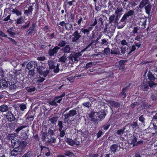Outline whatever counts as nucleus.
<instances>
[{"mask_svg":"<svg viewBox=\"0 0 157 157\" xmlns=\"http://www.w3.org/2000/svg\"><path fill=\"white\" fill-rule=\"evenodd\" d=\"M147 76L149 79L150 80L148 82H147V79H144L143 81V83L142 87L144 91H146L148 88V85L150 87H152L155 85V84L154 82V81L155 79V78L152 73L149 72L147 74Z\"/></svg>","mask_w":157,"mask_h":157,"instance_id":"f257e3e1","label":"nucleus"},{"mask_svg":"<svg viewBox=\"0 0 157 157\" xmlns=\"http://www.w3.org/2000/svg\"><path fill=\"white\" fill-rule=\"evenodd\" d=\"M81 52L79 53H76L75 54H71L69 57L68 60L71 61V63H76L78 61V57L82 55Z\"/></svg>","mask_w":157,"mask_h":157,"instance_id":"f03ea898","label":"nucleus"},{"mask_svg":"<svg viewBox=\"0 0 157 157\" xmlns=\"http://www.w3.org/2000/svg\"><path fill=\"white\" fill-rule=\"evenodd\" d=\"M48 63L50 68L54 69V71L55 73L58 72L59 65L56 62L50 60L48 61Z\"/></svg>","mask_w":157,"mask_h":157,"instance_id":"7ed1b4c3","label":"nucleus"},{"mask_svg":"<svg viewBox=\"0 0 157 157\" xmlns=\"http://www.w3.org/2000/svg\"><path fill=\"white\" fill-rule=\"evenodd\" d=\"M37 71L39 74L46 77L48 73V71L46 70L45 68L42 66H39L37 68Z\"/></svg>","mask_w":157,"mask_h":157,"instance_id":"20e7f679","label":"nucleus"},{"mask_svg":"<svg viewBox=\"0 0 157 157\" xmlns=\"http://www.w3.org/2000/svg\"><path fill=\"white\" fill-rule=\"evenodd\" d=\"M64 94H63L61 96L55 98L54 100L52 101L49 102V104L53 106L57 105V103H60L62 100V98L64 96Z\"/></svg>","mask_w":157,"mask_h":157,"instance_id":"39448f33","label":"nucleus"},{"mask_svg":"<svg viewBox=\"0 0 157 157\" xmlns=\"http://www.w3.org/2000/svg\"><path fill=\"white\" fill-rule=\"evenodd\" d=\"M12 144L14 148H19L22 147V142L17 139H14L11 141Z\"/></svg>","mask_w":157,"mask_h":157,"instance_id":"423d86ee","label":"nucleus"},{"mask_svg":"<svg viewBox=\"0 0 157 157\" xmlns=\"http://www.w3.org/2000/svg\"><path fill=\"white\" fill-rule=\"evenodd\" d=\"M22 153V148L19 147V148H14V149L11 151V155L13 156H16L18 155H20Z\"/></svg>","mask_w":157,"mask_h":157,"instance_id":"0eeeda50","label":"nucleus"},{"mask_svg":"<svg viewBox=\"0 0 157 157\" xmlns=\"http://www.w3.org/2000/svg\"><path fill=\"white\" fill-rule=\"evenodd\" d=\"M77 114V112L75 109L70 110L68 113L64 114L65 119H69L71 117H72Z\"/></svg>","mask_w":157,"mask_h":157,"instance_id":"6e6552de","label":"nucleus"},{"mask_svg":"<svg viewBox=\"0 0 157 157\" xmlns=\"http://www.w3.org/2000/svg\"><path fill=\"white\" fill-rule=\"evenodd\" d=\"M60 49V48L58 46L54 47L53 49H50L48 51V54L50 56H54L58 52V51Z\"/></svg>","mask_w":157,"mask_h":157,"instance_id":"1a4fd4ad","label":"nucleus"},{"mask_svg":"<svg viewBox=\"0 0 157 157\" xmlns=\"http://www.w3.org/2000/svg\"><path fill=\"white\" fill-rule=\"evenodd\" d=\"M134 13V11L132 10H130L129 11H128L126 14H125L122 18L121 19V22L124 21L129 16H132L133 14Z\"/></svg>","mask_w":157,"mask_h":157,"instance_id":"9d476101","label":"nucleus"},{"mask_svg":"<svg viewBox=\"0 0 157 157\" xmlns=\"http://www.w3.org/2000/svg\"><path fill=\"white\" fill-rule=\"evenodd\" d=\"M137 141V138L134 136H131L129 137L128 140V144H130L133 145V146H135V144Z\"/></svg>","mask_w":157,"mask_h":157,"instance_id":"9b49d317","label":"nucleus"},{"mask_svg":"<svg viewBox=\"0 0 157 157\" xmlns=\"http://www.w3.org/2000/svg\"><path fill=\"white\" fill-rule=\"evenodd\" d=\"M37 64L36 62L31 61L27 64L26 67L28 70H30L35 68Z\"/></svg>","mask_w":157,"mask_h":157,"instance_id":"f8f14e48","label":"nucleus"},{"mask_svg":"<svg viewBox=\"0 0 157 157\" xmlns=\"http://www.w3.org/2000/svg\"><path fill=\"white\" fill-rule=\"evenodd\" d=\"M73 37L72 38V41L76 42L81 37V36L78 33V31H76L72 34Z\"/></svg>","mask_w":157,"mask_h":157,"instance_id":"ddd939ff","label":"nucleus"},{"mask_svg":"<svg viewBox=\"0 0 157 157\" xmlns=\"http://www.w3.org/2000/svg\"><path fill=\"white\" fill-rule=\"evenodd\" d=\"M69 57H67L65 54H64L62 57H61L59 59L60 61L63 63H71V61L68 60Z\"/></svg>","mask_w":157,"mask_h":157,"instance_id":"4468645a","label":"nucleus"},{"mask_svg":"<svg viewBox=\"0 0 157 157\" xmlns=\"http://www.w3.org/2000/svg\"><path fill=\"white\" fill-rule=\"evenodd\" d=\"M6 117L10 121H13L14 120L15 117L11 112H8L6 115Z\"/></svg>","mask_w":157,"mask_h":157,"instance_id":"2eb2a0df","label":"nucleus"},{"mask_svg":"<svg viewBox=\"0 0 157 157\" xmlns=\"http://www.w3.org/2000/svg\"><path fill=\"white\" fill-rule=\"evenodd\" d=\"M67 143L69 145L73 146L74 144L78 145L79 144V142H76L75 141H74L71 139L67 138L66 140Z\"/></svg>","mask_w":157,"mask_h":157,"instance_id":"dca6fc26","label":"nucleus"},{"mask_svg":"<svg viewBox=\"0 0 157 157\" xmlns=\"http://www.w3.org/2000/svg\"><path fill=\"white\" fill-rule=\"evenodd\" d=\"M97 115L98 117L100 119H102L104 118L105 115L104 110H100L98 113Z\"/></svg>","mask_w":157,"mask_h":157,"instance_id":"f3484780","label":"nucleus"},{"mask_svg":"<svg viewBox=\"0 0 157 157\" xmlns=\"http://www.w3.org/2000/svg\"><path fill=\"white\" fill-rule=\"evenodd\" d=\"M148 0H142L139 4V7L142 9L147 4Z\"/></svg>","mask_w":157,"mask_h":157,"instance_id":"a211bd4d","label":"nucleus"},{"mask_svg":"<svg viewBox=\"0 0 157 157\" xmlns=\"http://www.w3.org/2000/svg\"><path fill=\"white\" fill-rule=\"evenodd\" d=\"M128 144V143H126V142L123 141L120 143L119 146L120 148L126 149L127 146Z\"/></svg>","mask_w":157,"mask_h":157,"instance_id":"6ab92c4d","label":"nucleus"},{"mask_svg":"<svg viewBox=\"0 0 157 157\" xmlns=\"http://www.w3.org/2000/svg\"><path fill=\"white\" fill-rule=\"evenodd\" d=\"M8 110V107L6 105H4L0 106V110L2 112L7 111Z\"/></svg>","mask_w":157,"mask_h":157,"instance_id":"aec40b11","label":"nucleus"},{"mask_svg":"<svg viewBox=\"0 0 157 157\" xmlns=\"http://www.w3.org/2000/svg\"><path fill=\"white\" fill-rule=\"evenodd\" d=\"M109 104L111 106L118 107L120 106V104L117 102H116L114 101H111L109 103Z\"/></svg>","mask_w":157,"mask_h":157,"instance_id":"412c9836","label":"nucleus"},{"mask_svg":"<svg viewBox=\"0 0 157 157\" xmlns=\"http://www.w3.org/2000/svg\"><path fill=\"white\" fill-rule=\"evenodd\" d=\"M40 148H41V149L43 151H44V150H46L47 151H48V152H46L45 154V155L46 156H50V153L49 148L42 146H40Z\"/></svg>","mask_w":157,"mask_h":157,"instance_id":"4be33fe9","label":"nucleus"},{"mask_svg":"<svg viewBox=\"0 0 157 157\" xmlns=\"http://www.w3.org/2000/svg\"><path fill=\"white\" fill-rule=\"evenodd\" d=\"M118 147V145L116 144H113L112 145L110 148L111 151L113 153H115L116 152Z\"/></svg>","mask_w":157,"mask_h":157,"instance_id":"5701e85b","label":"nucleus"},{"mask_svg":"<svg viewBox=\"0 0 157 157\" xmlns=\"http://www.w3.org/2000/svg\"><path fill=\"white\" fill-rule=\"evenodd\" d=\"M1 88H6L8 86V83L6 80H3L0 82Z\"/></svg>","mask_w":157,"mask_h":157,"instance_id":"b1692460","label":"nucleus"},{"mask_svg":"<svg viewBox=\"0 0 157 157\" xmlns=\"http://www.w3.org/2000/svg\"><path fill=\"white\" fill-rule=\"evenodd\" d=\"M123 9L121 7L117 8L115 11V13L117 15V16L121 15V13L123 11Z\"/></svg>","mask_w":157,"mask_h":157,"instance_id":"393cba45","label":"nucleus"},{"mask_svg":"<svg viewBox=\"0 0 157 157\" xmlns=\"http://www.w3.org/2000/svg\"><path fill=\"white\" fill-rule=\"evenodd\" d=\"M35 27V24L34 23L33 24L32 26L29 28V29L28 31L29 32V34H32L33 32Z\"/></svg>","mask_w":157,"mask_h":157,"instance_id":"a878e982","label":"nucleus"},{"mask_svg":"<svg viewBox=\"0 0 157 157\" xmlns=\"http://www.w3.org/2000/svg\"><path fill=\"white\" fill-rule=\"evenodd\" d=\"M58 120V117H54L50 118L49 119V121L52 124H55Z\"/></svg>","mask_w":157,"mask_h":157,"instance_id":"bb28decb","label":"nucleus"},{"mask_svg":"<svg viewBox=\"0 0 157 157\" xmlns=\"http://www.w3.org/2000/svg\"><path fill=\"white\" fill-rule=\"evenodd\" d=\"M47 138L48 139L47 142L48 143L50 142L52 143H56V137L51 136L50 139H49L48 138Z\"/></svg>","mask_w":157,"mask_h":157,"instance_id":"cd10ccee","label":"nucleus"},{"mask_svg":"<svg viewBox=\"0 0 157 157\" xmlns=\"http://www.w3.org/2000/svg\"><path fill=\"white\" fill-rule=\"evenodd\" d=\"M36 81V82L38 83H40L43 82L44 80L45 79L43 77H41L40 76H38L35 78Z\"/></svg>","mask_w":157,"mask_h":157,"instance_id":"c85d7f7f","label":"nucleus"},{"mask_svg":"<svg viewBox=\"0 0 157 157\" xmlns=\"http://www.w3.org/2000/svg\"><path fill=\"white\" fill-rule=\"evenodd\" d=\"M12 12L13 13L16 14L17 16L21 15V12L16 8L13 9Z\"/></svg>","mask_w":157,"mask_h":157,"instance_id":"c756f323","label":"nucleus"},{"mask_svg":"<svg viewBox=\"0 0 157 157\" xmlns=\"http://www.w3.org/2000/svg\"><path fill=\"white\" fill-rule=\"evenodd\" d=\"M91 44L92 43H90L86 48H84V49L82 50L81 52V53L82 52L85 51H87L91 50V49H92V48L91 47Z\"/></svg>","mask_w":157,"mask_h":157,"instance_id":"7c9ffc66","label":"nucleus"},{"mask_svg":"<svg viewBox=\"0 0 157 157\" xmlns=\"http://www.w3.org/2000/svg\"><path fill=\"white\" fill-rule=\"evenodd\" d=\"M17 136V134L16 133H12L9 134L8 136V138L10 140H14V138Z\"/></svg>","mask_w":157,"mask_h":157,"instance_id":"2f4dec72","label":"nucleus"},{"mask_svg":"<svg viewBox=\"0 0 157 157\" xmlns=\"http://www.w3.org/2000/svg\"><path fill=\"white\" fill-rule=\"evenodd\" d=\"M33 8L31 6H30L28 9V10H25V13L26 14H29L30 13H32V12L33 11Z\"/></svg>","mask_w":157,"mask_h":157,"instance_id":"473e14b6","label":"nucleus"},{"mask_svg":"<svg viewBox=\"0 0 157 157\" xmlns=\"http://www.w3.org/2000/svg\"><path fill=\"white\" fill-rule=\"evenodd\" d=\"M103 52L104 56L107 55L110 53V49L109 48H105Z\"/></svg>","mask_w":157,"mask_h":157,"instance_id":"72a5a7b5","label":"nucleus"},{"mask_svg":"<svg viewBox=\"0 0 157 157\" xmlns=\"http://www.w3.org/2000/svg\"><path fill=\"white\" fill-rule=\"evenodd\" d=\"M65 29L66 30H70L72 28V25L71 24L66 23L65 25Z\"/></svg>","mask_w":157,"mask_h":157,"instance_id":"f704fd0d","label":"nucleus"},{"mask_svg":"<svg viewBox=\"0 0 157 157\" xmlns=\"http://www.w3.org/2000/svg\"><path fill=\"white\" fill-rule=\"evenodd\" d=\"M64 154L67 156H72L74 154L72 152L68 151L65 150V151Z\"/></svg>","mask_w":157,"mask_h":157,"instance_id":"c9c22d12","label":"nucleus"},{"mask_svg":"<svg viewBox=\"0 0 157 157\" xmlns=\"http://www.w3.org/2000/svg\"><path fill=\"white\" fill-rule=\"evenodd\" d=\"M70 50V48L69 45L66 46L63 49V51L64 52H69Z\"/></svg>","mask_w":157,"mask_h":157,"instance_id":"e433bc0d","label":"nucleus"},{"mask_svg":"<svg viewBox=\"0 0 157 157\" xmlns=\"http://www.w3.org/2000/svg\"><path fill=\"white\" fill-rule=\"evenodd\" d=\"M82 105L84 107L87 108H89L91 105L89 102H85L82 103Z\"/></svg>","mask_w":157,"mask_h":157,"instance_id":"4c0bfd02","label":"nucleus"},{"mask_svg":"<svg viewBox=\"0 0 157 157\" xmlns=\"http://www.w3.org/2000/svg\"><path fill=\"white\" fill-rule=\"evenodd\" d=\"M26 127V126L25 125H22L20 127H18L15 130V132L18 133V132L20 131L21 130H22V129L25 128Z\"/></svg>","mask_w":157,"mask_h":157,"instance_id":"58836bf2","label":"nucleus"},{"mask_svg":"<svg viewBox=\"0 0 157 157\" xmlns=\"http://www.w3.org/2000/svg\"><path fill=\"white\" fill-rule=\"evenodd\" d=\"M58 125L59 127V131H61L62 130L63 127L62 122L61 121H59Z\"/></svg>","mask_w":157,"mask_h":157,"instance_id":"ea45409f","label":"nucleus"},{"mask_svg":"<svg viewBox=\"0 0 157 157\" xmlns=\"http://www.w3.org/2000/svg\"><path fill=\"white\" fill-rule=\"evenodd\" d=\"M66 44L65 42L63 40H60L59 44H58V45L61 47H63Z\"/></svg>","mask_w":157,"mask_h":157,"instance_id":"a19ab883","label":"nucleus"},{"mask_svg":"<svg viewBox=\"0 0 157 157\" xmlns=\"http://www.w3.org/2000/svg\"><path fill=\"white\" fill-rule=\"evenodd\" d=\"M126 62L125 61L121 60L119 63V68H123V64Z\"/></svg>","mask_w":157,"mask_h":157,"instance_id":"79ce46f5","label":"nucleus"},{"mask_svg":"<svg viewBox=\"0 0 157 157\" xmlns=\"http://www.w3.org/2000/svg\"><path fill=\"white\" fill-rule=\"evenodd\" d=\"M12 64L14 67H15L17 66L18 64V59H16L15 60V61H12L11 62Z\"/></svg>","mask_w":157,"mask_h":157,"instance_id":"37998d69","label":"nucleus"},{"mask_svg":"<svg viewBox=\"0 0 157 157\" xmlns=\"http://www.w3.org/2000/svg\"><path fill=\"white\" fill-rule=\"evenodd\" d=\"M19 107L20 109L22 111H24L26 108V106L25 104H21L20 105Z\"/></svg>","mask_w":157,"mask_h":157,"instance_id":"c03bdc74","label":"nucleus"},{"mask_svg":"<svg viewBox=\"0 0 157 157\" xmlns=\"http://www.w3.org/2000/svg\"><path fill=\"white\" fill-rule=\"evenodd\" d=\"M145 9L146 10V12L147 13H148L150 10L151 7L150 5H148L145 7Z\"/></svg>","mask_w":157,"mask_h":157,"instance_id":"a18cd8bd","label":"nucleus"},{"mask_svg":"<svg viewBox=\"0 0 157 157\" xmlns=\"http://www.w3.org/2000/svg\"><path fill=\"white\" fill-rule=\"evenodd\" d=\"M81 32L84 34H88L89 33V30L86 29H81Z\"/></svg>","mask_w":157,"mask_h":157,"instance_id":"49530a36","label":"nucleus"},{"mask_svg":"<svg viewBox=\"0 0 157 157\" xmlns=\"http://www.w3.org/2000/svg\"><path fill=\"white\" fill-rule=\"evenodd\" d=\"M93 63L92 62H89L86 64L85 67L87 69L89 67H90L93 66Z\"/></svg>","mask_w":157,"mask_h":157,"instance_id":"de8ad7c7","label":"nucleus"},{"mask_svg":"<svg viewBox=\"0 0 157 157\" xmlns=\"http://www.w3.org/2000/svg\"><path fill=\"white\" fill-rule=\"evenodd\" d=\"M60 132L59 136L61 137H63L65 135V130H62L59 131Z\"/></svg>","mask_w":157,"mask_h":157,"instance_id":"09e8293b","label":"nucleus"},{"mask_svg":"<svg viewBox=\"0 0 157 157\" xmlns=\"http://www.w3.org/2000/svg\"><path fill=\"white\" fill-rule=\"evenodd\" d=\"M47 136V134L46 133L44 132L42 133L41 139L43 141H44L46 139Z\"/></svg>","mask_w":157,"mask_h":157,"instance_id":"8fccbe9b","label":"nucleus"},{"mask_svg":"<svg viewBox=\"0 0 157 157\" xmlns=\"http://www.w3.org/2000/svg\"><path fill=\"white\" fill-rule=\"evenodd\" d=\"M126 89V88H124L123 89V90H122V92L121 93V96H122L123 97V98H125L126 96V95L124 92V90H125Z\"/></svg>","mask_w":157,"mask_h":157,"instance_id":"3c124183","label":"nucleus"},{"mask_svg":"<svg viewBox=\"0 0 157 157\" xmlns=\"http://www.w3.org/2000/svg\"><path fill=\"white\" fill-rule=\"evenodd\" d=\"M115 18V16L114 15H112L109 18V22L110 23L113 22L114 20V19Z\"/></svg>","mask_w":157,"mask_h":157,"instance_id":"603ef678","label":"nucleus"},{"mask_svg":"<svg viewBox=\"0 0 157 157\" xmlns=\"http://www.w3.org/2000/svg\"><path fill=\"white\" fill-rule=\"evenodd\" d=\"M111 53L114 54H117L118 53L117 50L115 49H112L111 50Z\"/></svg>","mask_w":157,"mask_h":157,"instance_id":"864d4df0","label":"nucleus"},{"mask_svg":"<svg viewBox=\"0 0 157 157\" xmlns=\"http://www.w3.org/2000/svg\"><path fill=\"white\" fill-rule=\"evenodd\" d=\"M139 29V28H138V27H135L133 28V33L134 34L135 33H137Z\"/></svg>","mask_w":157,"mask_h":157,"instance_id":"5fc2aeb1","label":"nucleus"},{"mask_svg":"<svg viewBox=\"0 0 157 157\" xmlns=\"http://www.w3.org/2000/svg\"><path fill=\"white\" fill-rule=\"evenodd\" d=\"M17 24H20L22 23V18H19L17 20Z\"/></svg>","mask_w":157,"mask_h":157,"instance_id":"6e6d98bb","label":"nucleus"},{"mask_svg":"<svg viewBox=\"0 0 157 157\" xmlns=\"http://www.w3.org/2000/svg\"><path fill=\"white\" fill-rule=\"evenodd\" d=\"M54 134V132L53 130L50 129L48 132V135L50 136H52Z\"/></svg>","mask_w":157,"mask_h":157,"instance_id":"4d7b16f0","label":"nucleus"},{"mask_svg":"<svg viewBox=\"0 0 157 157\" xmlns=\"http://www.w3.org/2000/svg\"><path fill=\"white\" fill-rule=\"evenodd\" d=\"M35 90V88L34 87L29 88L27 89V91L29 92H31L34 91Z\"/></svg>","mask_w":157,"mask_h":157,"instance_id":"13d9d810","label":"nucleus"},{"mask_svg":"<svg viewBox=\"0 0 157 157\" xmlns=\"http://www.w3.org/2000/svg\"><path fill=\"white\" fill-rule=\"evenodd\" d=\"M124 129H122L118 130L117 131V134L119 135L123 134L124 131Z\"/></svg>","mask_w":157,"mask_h":157,"instance_id":"bf43d9fd","label":"nucleus"},{"mask_svg":"<svg viewBox=\"0 0 157 157\" xmlns=\"http://www.w3.org/2000/svg\"><path fill=\"white\" fill-rule=\"evenodd\" d=\"M75 76H68L67 78V79L70 82L72 81V80L74 79Z\"/></svg>","mask_w":157,"mask_h":157,"instance_id":"052dcab7","label":"nucleus"},{"mask_svg":"<svg viewBox=\"0 0 157 157\" xmlns=\"http://www.w3.org/2000/svg\"><path fill=\"white\" fill-rule=\"evenodd\" d=\"M34 71L33 69L30 70L29 71V72L28 74L29 75L33 76L34 74Z\"/></svg>","mask_w":157,"mask_h":157,"instance_id":"680f3d73","label":"nucleus"},{"mask_svg":"<svg viewBox=\"0 0 157 157\" xmlns=\"http://www.w3.org/2000/svg\"><path fill=\"white\" fill-rule=\"evenodd\" d=\"M121 43L123 45H126L128 44L127 42L125 40H122L121 41Z\"/></svg>","mask_w":157,"mask_h":157,"instance_id":"e2e57ef3","label":"nucleus"},{"mask_svg":"<svg viewBox=\"0 0 157 157\" xmlns=\"http://www.w3.org/2000/svg\"><path fill=\"white\" fill-rule=\"evenodd\" d=\"M0 36L4 37H7V35L1 31H0Z\"/></svg>","mask_w":157,"mask_h":157,"instance_id":"0e129e2a","label":"nucleus"},{"mask_svg":"<svg viewBox=\"0 0 157 157\" xmlns=\"http://www.w3.org/2000/svg\"><path fill=\"white\" fill-rule=\"evenodd\" d=\"M139 120L141 122H144V118L143 115H142L140 117Z\"/></svg>","mask_w":157,"mask_h":157,"instance_id":"69168bd1","label":"nucleus"},{"mask_svg":"<svg viewBox=\"0 0 157 157\" xmlns=\"http://www.w3.org/2000/svg\"><path fill=\"white\" fill-rule=\"evenodd\" d=\"M38 60L43 61L45 59V57L44 56L40 57L37 58Z\"/></svg>","mask_w":157,"mask_h":157,"instance_id":"338daca9","label":"nucleus"},{"mask_svg":"<svg viewBox=\"0 0 157 157\" xmlns=\"http://www.w3.org/2000/svg\"><path fill=\"white\" fill-rule=\"evenodd\" d=\"M101 44L103 45H107V40L105 39H103L102 40Z\"/></svg>","mask_w":157,"mask_h":157,"instance_id":"774afa93","label":"nucleus"}]
</instances>
